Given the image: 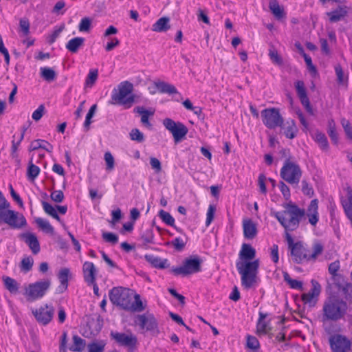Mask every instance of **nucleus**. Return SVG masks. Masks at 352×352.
Wrapping results in <instances>:
<instances>
[{
	"label": "nucleus",
	"instance_id": "41",
	"mask_svg": "<svg viewBox=\"0 0 352 352\" xmlns=\"http://www.w3.org/2000/svg\"><path fill=\"white\" fill-rule=\"evenodd\" d=\"M41 77L48 82H51L56 78V72L54 69L50 67L41 68Z\"/></svg>",
	"mask_w": 352,
	"mask_h": 352
},
{
	"label": "nucleus",
	"instance_id": "53",
	"mask_svg": "<svg viewBox=\"0 0 352 352\" xmlns=\"http://www.w3.org/2000/svg\"><path fill=\"white\" fill-rule=\"evenodd\" d=\"M104 159L107 165V170H112L114 168L115 164L114 158L112 154L109 151L106 152L104 155Z\"/></svg>",
	"mask_w": 352,
	"mask_h": 352
},
{
	"label": "nucleus",
	"instance_id": "37",
	"mask_svg": "<svg viewBox=\"0 0 352 352\" xmlns=\"http://www.w3.org/2000/svg\"><path fill=\"white\" fill-rule=\"evenodd\" d=\"M159 217L166 224L174 227L177 231L181 232V230L177 228L175 225V219L168 212L161 210L159 212Z\"/></svg>",
	"mask_w": 352,
	"mask_h": 352
},
{
	"label": "nucleus",
	"instance_id": "24",
	"mask_svg": "<svg viewBox=\"0 0 352 352\" xmlns=\"http://www.w3.org/2000/svg\"><path fill=\"white\" fill-rule=\"evenodd\" d=\"M170 28V19L167 16L160 18L153 25L152 31L156 32H166Z\"/></svg>",
	"mask_w": 352,
	"mask_h": 352
},
{
	"label": "nucleus",
	"instance_id": "9",
	"mask_svg": "<svg viewBox=\"0 0 352 352\" xmlns=\"http://www.w3.org/2000/svg\"><path fill=\"white\" fill-rule=\"evenodd\" d=\"M201 260L196 256L185 259L182 266L173 267L171 271L175 275L185 276L199 272L201 270Z\"/></svg>",
	"mask_w": 352,
	"mask_h": 352
},
{
	"label": "nucleus",
	"instance_id": "45",
	"mask_svg": "<svg viewBox=\"0 0 352 352\" xmlns=\"http://www.w3.org/2000/svg\"><path fill=\"white\" fill-rule=\"evenodd\" d=\"M340 123L344 129L346 138L352 141V126L350 122L344 118H341Z\"/></svg>",
	"mask_w": 352,
	"mask_h": 352
},
{
	"label": "nucleus",
	"instance_id": "23",
	"mask_svg": "<svg viewBox=\"0 0 352 352\" xmlns=\"http://www.w3.org/2000/svg\"><path fill=\"white\" fill-rule=\"evenodd\" d=\"M69 274V270L68 268H62L58 274V278L60 285L56 289V293L61 294L64 292L68 287V277Z\"/></svg>",
	"mask_w": 352,
	"mask_h": 352
},
{
	"label": "nucleus",
	"instance_id": "19",
	"mask_svg": "<svg viewBox=\"0 0 352 352\" xmlns=\"http://www.w3.org/2000/svg\"><path fill=\"white\" fill-rule=\"evenodd\" d=\"M318 210V199H314L311 201L305 214L308 217L309 223L313 226H315L319 220V214Z\"/></svg>",
	"mask_w": 352,
	"mask_h": 352
},
{
	"label": "nucleus",
	"instance_id": "59",
	"mask_svg": "<svg viewBox=\"0 0 352 352\" xmlns=\"http://www.w3.org/2000/svg\"><path fill=\"white\" fill-rule=\"evenodd\" d=\"M216 208L213 205H210L207 211V217L206 220V226H208L212 221Z\"/></svg>",
	"mask_w": 352,
	"mask_h": 352
},
{
	"label": "nucleus",
	"instance_id": "10",
	"mask_svg": "<svg viewBox=\"0 0 352 352\" xmlns=\"http://www.w3.org/2000/svg\"><path fill=\"white\" fill-rule=\"evenodd\" d=\"M263 122L270 129L282 127L284 119L276 108L265 109L261 111Z\"/></svg>",
	"mask_w": 352,
	"mask_h": 352
},
{
	"label": "nucleus",
	"instance_id": "17",
	"mask_svg": "<svg viewBox=\"0 0 352 352\" xmlns=\"http://www.w3.org/2000/svg\"><path fill=\"white\" fill-rule=\"evenodd\" d=\"M311 289L309 292L302 295V300L304 303L309 304L310 307H314L321 292V286L315 280H311Z\"/></svg>",
	"mask_w": 352,
	"mask_h": 352
},
{
	"label": "nucleus",
	"instance_id": "61",
	"mask_svg": "<svg viewBox=\"0 0 352 352\" xmlns=\"http://www.w3.org/2000/svg\"><path fill=\"white\" fill-rule=\"evenodd\" d=\"M302 191L304 195L309 197L313 196L314 193L312 187L305 180L302 181Z\"/></svg>",
	"mask_w": 352,
	"mask_h": 352
},
{
	"label": "nucleus",
	"instance_id": "48",
	"mask_svg": "<svg viewBox=\"0 0 352 352\" xmlns=\"http://www.w3.org/2000/svg\"><path fill=\"white\" fill-rule=\"evenodd\" d=\"M131 140L141 143L144 141V134L138 129H133L129 133Z\"/></svg>",
	"mask_w": 352,
	"mask_h": 352
},
{
	"label": "nucleus",
	"instance_id": "34",
	"mask_svg": "<svg viewBox=\"0 0 352 352\" xmlns=\"http://www.w3.org/2000/svg\"><path fill=\"white\" fill-rule=\"evenodd\" d=\"M73 344L69 348L72 351H82L86 346V342L77 335H74L72 338Z\"/></svg>",
	"mask_w": 352,
	"mask_h": 352
},
{
	"label": "nucleus",
	"instance_id": "8",
	"mask_svg": "<svg viewBox=\"0 0 352 352\" xmlns=\"http://www.w3.org/2000/svg\"><path fill=\"white\" fill-rule=\"evenodd\" d=\"M285 240L291 252L292 261L296 263H302L304 261H309L308 249L301 241L294 242L292 235L287 233Z\"/></svg>",
	"mask_w": 352,
	"mask_h": 352
},
{
	"label": "nucleus",
	"instance_id": "33",
	"mask_svg": "<svg viewBox=\"0 0 352 352\" xmlns=\"http://www.w3.org/2000/svg\"><path fill=\"white\" fill-rule=\"evenodd\" d=\"M134 111L141 115V122L143 124L147 126H151V124L149 122L148 118L150 116H153L154 112L149 111L145 109L143 107H137L134 109Z\"/></svg>",
	"mask_w": 352,
	"mask_h": 352
},
{
	"label": "nucleus",
	"instance_id": "64",
	"mask_svg": "<svg viewBox=\"0 0 352 352\" xmlns=\"http://www.w3.org/2000/svg\"><path fill=\"white\" fill-rule=\"evenodd\" d=\"M50 197L54 201L60 203L64 199V194L62 190H54L51 193Z\"/></svg>",
	"mask_w": 352,
	"mask_h": 352
},
{
	"label": "nucleus",
	"instance_id": "4",
	"mask_svg": "<svg viewBox=\"0 0 352 352\" xmlns=\"http://www.w3.org/2000/svg\"><path fill=\"white\" fill-rule=\"evenodd\" d=\"M348 309L347 302L337 295L327 297L322 305V321H338L343 318Z\"/></svg>",
	"mask_w": 352,
	"mask_h": 352
},
{
	"label": "nucleus",
	"instance_id": "54",
	"mask_svg": "<svg viewBox=\"0 0 352 352\" xmlns=\"http://www.w3.org/2000/svg\"><path fill=\"white\" fill-rule=\"evenodd\" d=\"M247 346L248 348L253 350H256L259 348V342L256 338L252 336L247 337Z\"/></svg>",
	"mask_w": 352,
	"mask_h": 352
},
{
	"label": "nucleus",
	"instance_id": "20",
	"mask_svg": "<svg viewBox=\"0 0 352 352\" xmlns=\"http://www.w3.org/2000/svg\"><path fill=\"white\" fill-rule=\"evenodd\" d=\"M243 230L244 237L249 240L254 239L258 232L256 223L250 219L243 220Z\"/></svg>",
	"mask_w": 352,
	"mask_h": 352
},
{
	"label": "nucleus",
	"instance_id": "3",
	"mask_svg": "<svg viewBox=\"0 0 352 352\" xmlns=\"http://www.w3.org/2000/svg\"><path fill=\"white\" fill-rule=\"evenodd\" d=\"M283 207V210L272 212V215H273L284 228L285 237H286L287 233L298 229L300 219L305 214V210L291 202L285 204Z\"/></svg>",
	"mask_w": 352,
	"mask_h": 352
},
{
	"label": "nucleus",
	"instance_id": "21",
	"mask_svg": "<svg viewBox=\"0 0 352 352\" xmlns=\"http://www.w3.org/2000/svg\"><path fill=\"white\" fill-rule=\"evenodd\" d=\"M21 238L34 254H37L40 252V243L34 234L30 232L23 233L21 234Z\"/></svg>",
	"mask_w": 352,
	"mask_h": 352
},
{
	"label": "nucleus",
	"instance_id": "12",
	"mask_svg": "<svg viewBox=\"0 0 352 352\" xmlns=\"http://www.w3.org/2000/svg\"><path fill=\"white\" fill-rule=\"evenodd\" d=\"M163 125L169 131L174 138L175 142H179L188 133V128L180 122H175L170 118H165L163 120Z\"/></svg>",
	"mask_w": 352,
	"mask_h": 352
},
{
	"label": "nucleus",
	"instance_id": "49",
	"mask_svg": "<svg viewBox=\"0 0 352 352\" xmlns=\"http://www.w3.org/2000/svg\"><path fill=\"white\" fill-rule=\"evenodd\" d=\"M284 280L289 285V286L292 289H302V282H300L298 280H296V279L291 278L289 275L287 273H285Z\"/></svg>",
	"mask_w": 352,
	"mask_h": 352
},
{
	"label": "nucleus",
	"instance_id": "14",
	"mask_svg": "<svg viewBox=\"0 0 352 352\" xmlns=\"http://www.w3.org/2000/svg\"><path fill=\"white\" fill-rule=\"evenodd\" d=\"M329 344L333 352H347L351 349V341L340 334L331 336Z\"/></svg>",
	"mask_w": 352,
	"mask_h": 352
},
{
	"label": "nucleus",
	"instance_id": "63",
	"mask_svg": "<svg viewBox=\"0 0 352 352\" xmlns=\"http://www.w3.org/2000/svg\"><path fill=\"white\" fill-rule=\"evenodd\" d=\"M171 245L175 250L181 251L184 248L186 242H184L182 239L177 237L171 241Z\"/></svg>",
	"mask_w": 352,
	"mask_h": 352
},
{
	"label": "nucleus",
	"instance_id": "43",
	"mask_svg": "<svg viewBox=\"0 0 352 352\" xmlns=\"http://www.w3.org/2000/svg\"><path fill=\"white\" fill-rule=\"evenodd\" d=\"M40 173V168L38 166L34 165L32 161L30 162L28 170H27V176L29 179L33 181L34 180Z\"/></svg>",
	"mask_w": 352,
	"mask_h": 352
},
{
	"label": "nucleus",
	"instance_id": "7",
	"mask_svg": "<svg viewBox=\"0 0 352 352\" xmlns=\"http://www.w3.org/2000/svg\"><path fill=\"white\" fill-rule=\"evenodd\" d=\"M51 286L50 279H44L29 284L25 289L24 295L28 300L34 301L43 298Z\"/></svg>",
	"mask_w": 352,
	"mask_h": 352
},
{
	"label": "nucleus",
	"instance_id": "22",
	"mask_svg": "<svg viewBox=\"0 0 352 352\" xmlns=\"http://www.w3.org/2000/svg\"><path fill=\"white\" fill-rule=\"evenodd\" d=\"M82 272L85 281L87 283H94L96 275L94 264L91 262H85L82 266Z\"/></svg>",
	"mask_w": 352,
	"mask_h": 352
},
{
	"label": "nucleus",
	"instance_id": "36",
	"mask_svg": "<svg viewBox=\"0 0 352 352\" xmlns=\"http://www.w3.org/2000/svg\"><path fill=\"white\" fill-rule=\"evenodd\" d=\"M323 250V245L319 241H315L312 246V253L311 254L308 250L309 261L315 260L319 255L322 253Z\"/></svg>",
	"mask_w": 352,
	"mask_h": 352
},
{
	"label": "nucleus",
	"instance_id": "5",
	"mask_svg": "<svg viewBox=\"0 0 352 352\" xmlns=\"http://www.w3.org/2000/svg\"><path fill=\"white\" fill-rule=\"evenodd\" d=\"M133 85L129 81L122 82L118 85V92L115 91L111 96L112 100L117 103L124 106L126 109L130 108L135 102V96L131 94Z\"/></svg>",
	"mask_w": 352,
	"mask_h": 352
},
{
	"label": "nucleus",
	"instance_id": "57",
	"mask_svg": "<svg viewBox=\"0 0 352 352\" xmlns=\"http://www.w3.org/2000/svg\"><path fill=\"white\" fill-rule=\"evenodd\" d=\"M20 30L24 36H27L30 33V22L26 19H21L19 21Z\"/></svg>",
	"mask_w": 352,
	"mask_h": 352
},
{
	"label": "nucleus",
	"instance_id": "47",
	"mask_svg": "<svg viewBox=\"0 0 352 352\" xmlns=\"http://www.w3.org/2000/svg\"><path fill=\"white\" fill-rule=\"evenodd\" d=\"M105 344L102 342H93L88 344L89 352H103L104 349Z\"/></svg>",
	"mask_w": 352,
	"mask_h": 352
},
{
	"label": "nucleus",
	"instance_id": "55",
	"mask_svg": "<svg viewBox=\"0 0 352 352\" xmlns=\"http://www.w3.org/2000/svg\"><path fill=\"white\" fill-rule=\"evenodd\" d=\"M269 56L271 59V60L278 65H282L283 64V59L282 58L278 55V52L275 50H270L269 52Z\"/></svg>",
	"mask_w": 352,
	"mask_h": 352
},
{
	"label": "nucleus",
	"instance_id": "58",
	"mask_svg": "<svg viewBox=\"0 0 352 352\" xmlns=\"http://www.w3.org/2000/svg\"><path fill=\"white\" fill-rule=\"evenodd\" d=\"M340 267L339 261H336L329 264L328 270L329 274L332 275L333 278L338 276L337 272H338Z\"/></svg>",
	"mask_w": 352,
	"mask_h": 352
},
{
	"label": "nucleus",
	"instance_id": "52",
	"mask_svg": "<svg viewBox=\"0 0 352 352\" xmlns=\"http://www.w3.org/2000/svg\"><path fill=\"white\" fill-rule=\"evenodd\" d=\"M33 259L30 257H26L22 259L21 262V270L24 272L30 271L33 266Z\"/></svg>",
	"mask_w": 352,
	"mask_h": 352
},
{
	"label": "nucleus",
	"instance_id": "40",
	"mask_svg": "<svg viewBox=\"0 0 352 352\" xmlns=\"http://www.w3.org/2000/svg\"><path fill=\"white\" fill-rule=\"evenodd\" d=\"M140 239L144 245L154 243V234L153 230L148 228L143 231Z\"/></svg>",
	"mask_w": 352,
	"mask_h": 352
},
{
	"label": "nucleus",
	"instance_id": "28",
	"mask_svg": "<svg viewBox=\"0 0 352 352\" xmlns=\"http://www.w3.org/2000/svg\"><path fill=\"white\" fill-rule=\"evenodd\" d=\"M281 128L284 129L283 133L287 138L293 139L296 137L298 129L294 120L287 121L285 124H283Z\"/></svg>",
	"mask_w": 352,
	"mask_h": 352
},
{
	"label": "nucleus",
	"instance_id": "51",
	"mask_svg": "<svg viewBox=\"0 0 352 352\" xmlns=\"http://www.w3.org/2000/svg\"><path fill=\"white\" fill-rule=\"evenodd\" d=\"M335 72L337 76L338 83L340 85H345L347 81V77H344L342 68L340 65L335 67Z\"/></svg>",
	"mask_w": 352,
	"mask_h": 352
},
{
	"label": "nucleus",
	"instance_id": "60",
	"mask_svg": "<svg viewBox=\"0 0 352 352\" xmlns=\"http://www.w3.org/2000/svg\"><path fill=\"white\" fill-rule=\"evenodd\" d=\"M302 56L305 59V61L306 63V65H307L309 70L314 74H316L317 72V70H316V67L312 63L311 58L309 55H307L305 52H303Z\"/></svg>",
	"mask_w": 352,
	"mask_h": 352
},
{
	"label": "nucleus",
	"instance_id": "50",
	"mask_svg": "<svg viewBox=\"0 0 352 352\" xmlns=\"http://www.w3.org/2000/svg\"><path fill=\"white\" fill-rule=\"evenodd\" d=\"M91 20L88 17H84L81 19L78 30L80 32H88L91 29Z\"/></svg>",
	"mask_w": 352,
	"mask_h": 352
},
{
	"label": "nucleus",
	"instance_id": "16",
	"mask_svg": "<svg viewBox=\"0 0 352 352\" xmlns=\"http://www.w3.org/2000/svg\"><path fill=\"white\" fill-rule=\"evenodd\" d=\"M135 323L142 330L153 331L157 328V322L153 314H142L136 316Z\"/></svg>",
	"mask_w": 352,
	"mask_h": 352
},
{
	"label": "nucleus",
	"instance_id": "27",
	"mask_svg": "<svg viewBox=\"0 0 352 352\" xmlns=\"http://www.w3.org/2000/svg\"><path fill=\"white\" fill-rule=\"evenodd\" d=\"M155 87L161 94H177L175 87L171 84L164 81H158L155 82Z\"/></svg>",
	"mask_w": 352,
	"mask_h": 352
},
{
	"label": "nucleus",
	"instance_id": "62",
	"mask_svg": "<svg viewBox=\"0 0 352 352\" xmlns=\"http://www.w3.org/2000/svg\"><path fill=\"white\" fill-rule=\"evenodd\" d=\"M45 107L43 104L39 105V107L33 112L32 119L35 121H38L44 114Z\"/></svg>",
	"mask_w": 352,
	"mask_h": 352
},
{
	"label": "nucleus",
	"instance_id": "18",
	"mask_svg": "<svg viewBox=\"0 0 352 352\" xmlns=\"http://www.w3.org/2000/svg\"><path fill=\"white\" fill-rule=\"evenodd\" d=\"M295 87L296 89L298 96L299 97L302 104L305 107L306 111L310 115H313V109L310 104L309 99L307 97L303 81L298 80L297 82H296Z\"/></svg>",
	"mask_w": 352,
	"mask_h": 352
},
{
	"label": "nucleus",
	"instance_id": "46",
	"mask_svg": "<svg viewBox=\"0 0 352 352\" xmlns=\"http://www.w3.org/2000/svg\"><path fill=\"white\" fill-rule=\"evenodd\" d=\"M98 72L97 69H91L85 80V85L91 87L98 78Z\"/></svg>",
	"mask_w": 352,
	"mask_h": 352
},
{
	"label": "nucleus",
	"instance_id": "25",
	"mask_svg": "<svg viewBox=\"0 0 352 352\" xmlns=\"http://www.w3.org/2000/svg\"><path fill=\"white\" fill-rule=\"evenodd\" d=\"M347 197L342 201L345 214L349 220H352V189L350 187L346 188Z\"/></svg>",
	"mask_w": 352,
	"mask_h": 352
},
{
	"label": "nucleus",
	"instance_id": "2",
	"mask_svg": "<svg viewBox=\"0 0 352 352\" xmlns=\"http://www.w3.org/2000/svg\"><path fill=\"white\" fill-rule=\"evenodd\" d=\"M109 300L112 304L126 311L140 312L145 309L140 296L133 291L122 287H116L109 292Z\"/></svg>",
	"mask_w": 352,
	"mask_h": 352
},
{
	"label": "nucleus",
	"instance_id": "44",
	"mask_svg": "<svg viewBox=\"0 0 352 352\" xmlns=\"http://www.w3.org/2000/svg\"><path fill=\"white\" fill-rule=\"evenodd\" d=\"M96 109H97V105L96 104H93L90 107L88 113H87V116L85 118V121L84 122V127L86 129V131H88L89 129V126H90L91 123L92 122L91 118L94 117V116L96 113Z\"/></svg>",
	"mask_w": 352,
	"mask_h": 352
},
{
	"label": "nucleus",
	"instance_id": "26",
	"mask_svg": "<svg viewBox=\"0 0 352 352\" xmlns=\"http://www.w3.org/2000/svg\"><path fill=\"white\" fill-rule=\"evenodd\" d=\"M85 38L82 37H75L70 39L66 44V48L70 52L76 53L78 50L83 45Z\"/></svg>",
	"mask_w": 352,
	"mask_h": 352
},
{
	"label": "nucleus",
	"instance_id": "15",
	"mask_svg": "<svg viewBox=\"0 0 352 352\" xmlns=\"http://www.w3.org/2000/svg\"><path fill=\"white\" fill-rule=\"evenodd\" d=\"M32 314L38 323L46 325L52 320L54 309L52 307L46 305L45 307L32 310Z\"/></svg>",
	"mask_w": 352,
	"mask_h": 352
},
{
	"label": "nucleus",
	"instance_id": "31",
	"mask_svg": "<svg viewBox=\"0 0 352 352\" xmlns=\"http://www.w3.org/2000/svg\"><path fill=\"white\" fill-rule=\"evenodd\" d=\"M314 139L316 141V142H317L321 150H322L323 151H329V144L327 140V138L326 137L324 133L320 131H316L315 133Z\"/></svg>",
	"mask_w": 352,
	"mask_h": 352
},
{
	"label": "nucleus",
	"instance_id": "30",
	"mask_svg": "<svg viewBox=\"0 0 352 352\" xmlns=\"http://www.w3.org/2000/svg\"><path fill=\"white\" fill-rule=\"evenodd\" d=\"M145 258L155 267L164 269L168 267L167 259H162L153 255H146Z\"/></svg>",
	"mask_w": 352,
	"mask_h": 352
},
{
	"label": "nucleus",
	"instance_id": "1",
	"mask_svg": "<svg viewBox=\"0 0 352 352\" xmlns=\"http://www.w3.org/2000/svg\"><path fill=\"white\" fill-rule=\"evenodd\" d=\"M239 255L242 261L236 262V267L241 275L242 285L249 289L256 283L259 261H250L255 258L256 250L249 244H243Z\"/></svg>",
	"mask_w": 352,
	"mask_h": 352
},
{
	"label": "nucleus",
	"instance_id": "42",
	"mask_svg": "<svg viewBox=\"0 0 352 352\" xmlns=\"http://www.w3.org/2000/svg\"><path fill=\"white\" fill-rule=\"evenodd\" d=\"M42 206L44 211L47 214L50 215L57 221H60V217L57 214L56 210L54 207L46 201H42Z\"/></svg>",
	"mask_w": 352,
	"mask_h": 352
},
{
	"label": "nucleus",
	"instance_id": "13",
	"mask_svg": "<svg viewBox=\"0 0 352 352\" xmlns=\"http://www.w3.org/2000/svg\"><path fill=\"white\" fill-rule=\"evenodd\" d=\"M110 336L119 345L127 347L129 349V352H133L135 349L136 344L138 343L136 336L132 333L126 334L124 333L111 331Z\"/></svg>",
	"mask_w": 352,
	"mask_h": 352
},
{
	"label": "nucleus",
	"instance_id": "39",
	"mask_svg": "<svg viewBox=\"0 0 352 352\" xmlns=\"http://www.w3.org/2000/svg\"><path fill=\"white\" fill-rule=\"evenodd\" d=\"M269 8L277 19L283 18V10L280 7L276 0H270Z\"/></svg>",
	"mask_w": 352,
	"mask_h": 352
},
{
	"label": "nucleus",
	"instance_id": "29",
	"mask_svg": "<svg viewBox=\"0 0 352 352\" xmlns=\"http://www.w3.org/2000/svg\"><path fill=\"white\" fill-rule=\"evenodd\" d=\"M38 148H43L46 151L51 153L53 150V146L47 142L41 139L32 141L30 145L29 150L35 151Z\"/></svg>",
	"mask_w": 352,
	"mask_h": 352
},
{
	"label": "nucleus",
	"instance_id": "35",
	"mask_svg": "<svg viewBox=\"0 0 352 352\" xmlns=\"http://www.w3.org/2000/svg\"><path fill=\"white\" fill-rule=\"evenodd\" d=\"M4 286L12 294H16L19 290V284L16 280L9 276H3Z\"/></svg>",
	"mask_w": 352,
	"mask_h": 352
},
{
	"label": "nucleus",
	"instance_id": "6",
	"mask_svg": "<svg viewBox=\"0 0 352 352\" xmlns=\"http://www.w3.org/2000/svg\"><path fill=\"white\" fill-rule=\"evenodd\" d=\"M302 170L295 162L287 158L280 169L281 178L289 184L298 185L302 177Z\"/></svg>",
	"mask_w": 352,
	"mask_h": 352
},
{
	"label": "nucleus",
	"instance_id": "56",
	"mask_svg": "<svg viewBox=\"0 0 352 352\" xmlns=\"http://www.w3.org/2000/svg\"><path fill=\"white\" fill-rule=\"evenodd\" d=\"M102 238L105 241L112 244H116L118 242V236L112 232H103Z\"/></svg>",
	"mask_w": 352,
	"mask_h": 352
},
{
	"label": "nucleus",
	"instance_id": "32",
	"mask_svg": "<svg viewBox=\"0 0 352 352\" xmlns=\"http://www.w3.org/2000/svg\"><path fill=\"white\" fill-rule=\"evenodd\" d=\"M346 11L339 7L337 9L327 12V15L329 16V21L332 23L337 22L342 19L346 15Z\"/></svg>",
	"mask_w": 352,
	"mask_h": 352
},
{
	"label": "nucleus",
	"instance_id": "11",
	"mask_svg": "<svg viewBox=\"0 0 352 352\" xmlns=\"http://www.w3.org/2000/svg\"><path fill=\"white\" fill-rule=\"evenodd\" d=\"M0 220L12 228L19 229L26 225V220L24 216L11 210H1Z\"/></svg>",
	"mask_w": 352,
	"mask_h": 352
},
{
	"label": "nucleus",
	"instance_id": "38",
	"mask_svg": "<svg viewBox=\"0 0 352 352\" xmlns=\"http://www.w3.org/2000/svg\"><path fill=\"white\" fill-rule=\"evenodd\" d=\"M36 223L38 226L45 232L50 234H54V228L51 226L50 222L45 219L42 218H37L36 219Z\"/></svg>",
	"mask_w": 352,
	"mask_h": 352
}]
</instances>
